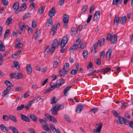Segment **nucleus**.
<instances>
[{
	"label": "nucleus",
	"instance_id": "nucleus-1",
	"mask_svg": "<svg viewBox=\"0 0 133 133\" xmlns=\"http://www.w3.org/2000/svg\"><path fill=\"white\" fill-rule=\"evenodd\" d=\"M68 38L67 36H64L61 40H59V44L61 46V52L62 53L64 52L66 48H64L66 44L68 42Z\"/></svg>",
	"mask_w": 133,
	"mask_h": 133
},
{
	"label": "nucleus",
	"instance_id": "nucleus-2",
	"mask_svg": "<svg viewBox=\"0 0 133 133\" xmlns=\"http://www.w3.org/2000/svg\"><path fill=\"white\" fill-rule=\"evenodd\" d=\"M104 41L105 39L104 38H103L101 40H99L97 43H96L93 45L92 48V51L93 52H95L97 46L100 47L102 46H103L104 43Z\"/></svg>",
	"mask_w": 133,
	"mask_h": 133
},
{
	"label": "nucleus",
	"instance_id": "nucleus-3",
	"mask_svg": "<svg viewBox=\"0 0 133 133\" xmlns=\"http://www.w3.org/2000/svg\"><path fill=\"white\" fill-rule=\"evenodd\" d=\"M19 6V3L18 2H16L14 4L13 6V9L15 12V13L17 14L20 12H21V10L18 11Z\"/></svg>",
	"mask_w": 133,
	"mask_h": 133
},
{
	"label": "nucleus",
	"instance_id": "nucleus-4",
	"mask_svg": "<svg viewBox=\"0 0 133 133\" xmlns=\"http://www.w3.org/2000/svg\"><path fill=\"white\" fill-rule=\"evenodd\" d=\"M45 116L50 121L54 123H55L57 122L56 119L55 118L51 116L49 114H46L45 115Z\"/></svg>",
	"mask_w": 133,
	"mask_h": 133
},
{
	"label": "nucleus",
	"instance_id": "nucleus-5",
	"mask_svg": "<svg viewBox=\"0 0 133 133\" xmlns=\"http://www.w3.org/2000/svg\"><path fill=\"white\" fill-rule=\"evenodd\" d=\"M45 116L50 121L54 123H55L57 122L56 119L55 118L51 116L49 114H46L45 115Z\"/></svg>",
	"mask_w": 133,
	"mask_h": 133
},
{
	"label": "nucleus",
	"instance_id": "nucleus-6",
	"mask_svg": "<svg viewBox=\"0 0 133 133\" xmlns=\"http://www.w3.org/2000/svg\"><path fill=\"white\" fill-rule=\"evenodd\" d=\"M96 126H98V127L95 130H94V133H99L101 131L102 127V123L97 124H96Z\"/></svg>",
	"mask_w": 133,
	"mask_h": 133
},
{
	"label": "nucleus",
	"instance_id": "nucleus-7",
	"mask_svg": "<svg viewBox=\"0 0 133 133\" xmlns=\"http://www.w3.org/2000/svg\"><path fill=\"white\" fill-rule=\"evenodd\" d=\"M68 73V71L64 68L60 70L58 72V75L61 77L64 76Z\"/></svg>",
	"mask_w": 133,
	"mask_h": 133
},
{
	"label": "nucleus",
	"instance_id": "nucleus-8",
	"mask_svg": "<svg viewBox=\"0 0 133 133\" xmlns=\"http://www.w3.org/2000/svg\"><path fill=\"white\" fill-rule=\"evenodd\" d=\"M60 25V24L59 23L57 25H53L50 31V33H52V35H54L57 30V26H59Z\"/></svg>",
	"mask_w": 133,
	"mask_h": 133
},
{
	"label": "nucleus",
	"instance_id": "nucleus-9",
	"mask_svg": "<svg viewBox=\"0 0 133 133\" xmlns=\"http://www.w3.org/2000/svg\"><path fill=\"white\" fill-rule=\"evenodd\" d=\"M16 44L15 48H18V49H21L23 46V44L20 42V40L18 39L16 41Z\"/></svg>",
	"mask_w": 133,
	"mask_h": 133
},
{
	"label": "nucleus",
	"instance_id": "nucleus-10",
	"mask_svg": "<svg viewBox=\"0 0 133 133\" xmlns=\"http://www.w3.org/2000/svg\"><path fill=\"white\" fill-rule=\"evenodd\" d=\"M56 10L54 7L52 8L51 10L49 12L48 14L50 18H52L56 13Z\"/></svg>",
	"mask_w": 133,
	"mask_h": 133
},
{
	"label": "nucleus",
	"instance_id": "nucleus-11",
	"mask_svg": "<svg viewBox=\"0 0 133 133\" xmlns=\"http://www.w3.org/2000/svg\"><path fill=\"white\" fill-rule=\"evenodd\" d=\"M84 108V106L82 104L78 105L76 107V111L77 112L80 113Z\"/></svg>",
	"mask_w": 133,
	"mask_h": 133
},
{
	"label": "nucleus",
	"instance_id": "nucleus-12",
	"mask_svg": "<svg viewBox=\"0 0 133 133\" xmlns=\"http://www.w3.org/2000/svg\"><path fill=\"white\" fill-rule=\"evenodd\" d=\"M21 119L27 122H30V119L27 116L23 114H21Z\"/></svg>",
	"mask_w": 133,
	"mask_h": 133
},
{
	"label": "nucleus",
	"instance_id": "nucleus-13",
	"mask_svg": "<svg viewBox=\"0 0 133 133\" xmlns=\"http://www.w3.org/2000/svg\"><path fill=\"white\" fill-rule=\"evenodd\" d=\"M69 16L68 15L65 14L63 16V21L65 24L67 23L69 20Z\"/></svg>",
	"mask_w": 133,
	"mask_h": 133
},
{
	"label": "nucleus",
	"instance_id": "nucleus-14",
	"mask_svg": "<svg viewBox=\"0 0 133 133\" xmlns=\"http://www.w3.org/2000/svg\"><path fill=\"white\" fill-rule=\"evenodd\" d=\"M12 87H8L3 92L2 94L4 96H5L8 94L7 92L11 89Z\"/></svg>",
	"mask_w": 133,
	"mask_h": 133
},
{
	"label": "nucleus",
	"instance_id": "nucleus-15",
	"mask_svg": "<svg viewBox=\"0 0 133 133\" xmlns=\"http://www.w3.org/2000/svg\"><path fill=\"white\" fill-rule=\"evenodd\" d=\"M27 71L29 74H31L32 73V68L30 65H27L26 67Z\"/></svg>",
	"mask_w": 133,
	"mask_h": 133
},
{
	"label": "nucleus",
	"instance_id": "nucleus-16",
	"mask_svg": "<svg viewBox=\"0 0 133 133\" xmlns=\"http://www.w3.org/2000/svg\"><path fill=\"white\" fill-rule=\"evenodd\" d=\"M52 24V18H50L46 22L45 26H48L50 25L51 26Z\"/></svg>",
	"mask_w": 133,
	"mask_h": 133
},
{
	"label": "nucleus",
	"instance_id": "nucleus-17",
	"mask_svg": "<svg viewBox=\"0 0 133 133\" xmlns=\"http://www.w3.org/2000/svg\"><path fill=\"white\" fill-rule=\"evenodd\" d=\"M120 17L118 16H116L114 21V24L116 25H117L119 22Z\"/></svg>",
	"mask_w": 133,
	"mask_h": 133
},
{
	"label": "nucleus",
	"instance_id": "nucleus-18",
	"mask_svg": "<svg viewBox=\"0 0 133 133\" xmlns=\"http://www.w3.org/2000/svg\"><path fill=\"white\" fill-rule=\"evenodd\" d=\"M71 35L72 36H74L76 33H78L77 30L75 28L73 27L72 28L71 30Z\"/></svg>",
	"mask_w": 133,
	"mask_h": 133
},
{
	"label": "nucleus",
	"instance_id": "nucleus-19",
	"mask_svg": "<svg viewBox=\"0 0 133 133\" xmlns=\"http://www.w3.org/2000/svg\"><path fill=\"white\" fill-rule=\"evenodd\" d=\"M22 52L21 49L18 51L15 54H13L12 55V57L13 58H16Z\"/></svg>",
	"mask_w": 133,
	"mask_h": 133
},
{
	"label": "nucleus",
	"instance_id": "nucleus-20",
	"mask_svg": "<svg viewBox=\"0 0 133 133\" xmlns=\"http://www.w3.org/2000/svg\"><path fill=\"white\" fill-rule=\"evenodd\" d=\"M112 53V50L111 48H109L107 51L106 54V57L109 58Z\"/></svg>",
	"mask_w": 133,
	"mask_h": 133
},
{
	"label": "nucleus",
	"instance_id": "nucleus-21",
	"mask_svg": "<svg viewBox=\"0 0 133 133\" xmlns=\"http://www.w3.org/2000/svg\"><path fill=\"white\" fill-rule=\"evenodd\" d=\"M9 128L12 131L13 133H19L17 129L14 127L10 126Z\"/></svg>",
	"mask_w": 133,
	"mask_h": 133
},
{
	"label": "nucleus",
	"instance_id": "nucleus-22",
	"mask_svg": "<svg viewBox=\"0 0 133 133\" xmlns=\"http://www.w3.org/2000/svg\"><path fill=\"white\" fill-rule=\"evenodd\" d=\"M0 127L1 129L4 132H7L8 131L7 130L8 128L3 124H2L1 125Z\"/></svg>",
	"mask_w": 133,
	"mask_h": 133
},
{
	"label": "nucleus",
	"instance_id": "nucleus-23",
	"mask_svg": "<svg viewBox=\"0 0 133 133\" xmlns=\"http://www.w3.org/2000/svg\"><path fill=\"white\" fill-rule=\"evenodd\" d=\"M127 19V18L125 16H124L123 17H122L120 20V22L123 25L124 24V23H125Z\"/></svg>",
	"mask_w": 133,
	"mask_h": 133
},
{
	"label": "nucleus",
	"instance_id": "nucleus-24",
	"mask_svg": "<svg viewBox=\"0 0 133 133\" xmlns=\"http://www.w3.org/2000/svg\"><path fill=\"white\" fill-rule=\"evenodd\" d=\"M9 119L12 121L15 122H17V119L15 116L12 115H10L9 116Z\"/></svg>",
	"mask_w": 133,
	"mask_h": 133
},
{
	"label": "nucleus",
	"instance_id": "nucleus-25",
	"mask_svg": "<svg viewBox=\"0 0 133 133\" xmlns=\"http://www.w3.org/2000/svg\"><path fill=\"white\" fill-rule=\"evenodd\" d=\"M26 3H24L22 4L20 7L19 10H21V11H22L26 9Z\"/></svg>",
	"mask_w": 133,
	"mask_h": 133
},
{
	"label": "nucleus",
	"instance_id": "nucleus-26",
	"mask_svg": "<svg viewBox=\"0 0 133 133\" xmlns=\"http://www.w3.org/2000/svg\"><path fill=\"white\" fill-rule=\"evenodd\" d=\"M14 64L15 67L18 70L20 69V65L19 63L17 61H15L14 62Z\"/></svg>",
	"mask_w": 133,
	"mask_h": 133
},
{
	"label": "nucleus",
	"instance_id": "nucleus-27",
	"mask_svg": "<svg viewBox=\"0 0 133 133\" xmlns=\"http://www.w3.org/2000/svg\"><path fill=\"white\" fill-rule=\"evenodd\" d=\"M5 48L2 41L0 40V50L1 51H3L5 49Z\"/></svg>",
	"mask_w": 133,
	"mask_h": 133
},
{
	"label": "nucleus",
	"instance_id": "nucleus-28",
	"mask_svg": "<svg viewBox=\"0 0 133 133\" xmlns=\"http://www.w3.org/2000/svg\"><path fill=\"white\" fill-rule=\"evenodd\" d=\"M72 85L69 86L67 87L64 90V94L65 96H66V93L69 91L71 88Z\"/></svg>",
	"mask_w": 133,
	"mask_h": 133
},
{
	"label": "nucleus",
	"instance_id": "nucleus-29",
	"mask_svg": "<svg viewBox=\"0 0 133 133\" xmlns=\"http://www.w3.org/2000/svg\"><path fill=\"white\" fill-rule=\"evenodd\" d=\"M30 117L33 121L36 122L37 121V118L36 116L34 114L30 115Z\"/></svg>",
	"mask_w": 133,
	"mask_h": 133
},
{
	"label": "nucleus",
	"instance_id": "nucleus-30",
	"mask_svg": "<svg viewBox=\"0 0 133 133\" xmlns=\"http://www.w3.org/2000/svg\"><path fill=\"white\" fill-rule=\"evenodd\" d=\"M58 44V41L57 39H54L53 41V43L51 45V46L53 48H56V46Z\"/></svg>",
	"mask_w": 133,
	"mask_h": 133
},
{
	"label": "nucleus",
	"instance_id": "nucleus-31",
	"mask_svg": "<svg viewBox=\"0 0 133 133\" xmlns=\"http://www.w3.org/2000/svg\"><path fill=\"white\" fill-rule=\"evenodd\" d=\"M38 121L43 126L45 125H47V123L46 119L45 120H44L42 119H39Z\"/></svg>",
	"mask_w": 133,
	"mask_h": 133
},
{
	"label": "nucleus",
	"instance_id": "nucleus-32",
	"mask_svg": "<svg viewBox=\"0 0 133 133\" xmlns=\"http://www.w3.org/2000/svg\"><path fill=\"white\" fill-rule=\"evenodd\" d=\"M42 128L45 130L46 131L48 132L49 133L51 132V131L48 127V126L46 125H45L43 126Z\"/></svg>",
	"mask_w": 133,
	"mask_h": 133
},
{
	"label": "nucleus",
	"instance_id": "nucleus-33",
	"mask_svg": "<svg viewBox=\"0 0 133 133\" xmlns=\"http://www.w3.org/2000/svg\"><path fill=\"white\" fill-rule=\"evenodd\" d=\"M5 83L8 87H13L12 84L9 81H5Z\"/></svg>",
	"mask_w": 133,
	"mask_h": 133
},
{
	"label": "nucleus",
	"instance_id": "nucleus-34",
	"mask_svg": "<svg viewBox=\"0 0 133 133\" xmlns=\"http://www.w3.org/2000/svg\"><path fill=\"white\" fill-rule=\"evenodd\" d=\"M50 127L54 132H56V133H57V131H59V129H56L53 125L51 124L50 125Z\"/></svg>",
	"mask_w": 133,
	"mask_h": 133
},
{
	"label": "nucleus",
	"instance_id": "nucleus-35",
	"mask_svg": "<svg viewBox=\"0 0 133 133\" xmlns=\"http://www.w3.org/2000/svg\"><path fill=\"white\" fill-rule=\"evenodd\" d=\"M57 109V106H55L52 109V113L55 115H56L57 114V112L56 110Z\"/></svg>",
	"mask_w": 133,
	"mask_h": 133
},
{
	"label": "nucleus",
	"instance_id": "nucleus-36",
	"mask_svg": "<svg viewBox=\"0 0 133 133\" xmlns=\"http://www.w3.org/2000/svg\"><path fill=\"white\" fill-rule=\"evenodd\" d=\"M19 27L22 30H23L24 27V24L22 22H21L19 23Z\"/></svg>",
	"mask_w": 133,
	"mask_h": 133
},
{
	"label": "nucleus",
	"instance_id": "nucleus-37",
	"mask_svg": "<svg viewBox=\"0 0 133 133\" xmlns=\"http://www.w3.org/2000/svg\"><path fill=\"white\" fill-rule=\"evenodd\" d=\"M69 68V65L68 63H65L64 65L63 68L65 69L66 70L68 71Z\"/></svg>",
	"mask_w": 133,
	"mask_h": 133
},
{
	"label": "nucleus",
	"instance_id": "nucleus-38",
	"mask_svg": "<svg viewBox=\"0 0 133 133\" xmlns=\"http://www.w3.org/2000/svg\"><path fill=\"white\" fill-rule=\"evenodd\" d=\"M45 7H43L38 9V12L40 14H42L44 12Z\"/></svg>",
	"mask_w": 133,
	"mask_h": 133
},
{
	"label": "nucleus",
	"instance_id": "nucleus-39",
	"mask_svg": "<svg viewBox=\"0 0 133 133\" xmlns=\"http://www.w3.org/2000/svg\"><path fill=\"white\" fill-rule=\"evenodd\" d=\"M122 2V0H113L112 4L114 5L119 2L118 4H121Z\"/></svg>",
	"mask_w": 133,
	"mask_h": 133
},
{
	"label": "nucleus",
	"instance_id": "nucleus-40",
	"mask_svg": "<svg viewBox=\"0 0 133 133\" xmlns=\"http://www.w3.org/2000/svg\"><path fill=\"white\" fill-rule=\"evenodd\" d=\"M118 118V121L117 122V124H122V122H121V121H123V118H124L122 117V116H120Z\"/></svg>",
	"mask_w": 133,
	"mask_h": 133
},
{
	"label": "nucleus",
	"instance_id": "nucleus-41",
	"mask_svg": "<svg viewBox=\"0 0 133 133\" xmlns=\"http://www.w3.org/2000/svg\"><path fill=\"white\" fill-rule=\"evenodd\" d=\"M9 33V29L7 30L5 32L4 34V38L6 39L8 36Z\"/></svg>",
	"mask_w": 133,
	"mask_h": 133
},
{
	"label": "nucleus",
	"instance_id": "nucleus-42",
	"mask_svg": "<svg viewBox=\"0 0 133 133\" xmlns=\"http://www.w3.org/2000/svg\"><path fill=\"white\" fill-rule=\"evenodd\" d=\"M123 121L124 122V124L127 125H129V122L128 120L125 118H123Z\"/></svg>",
	"mask_w": 133,
	"mask_h": 133
},
{
	"label": "nucleus",
	"instance_id": "nucleus-43",
	"mask_svg": "<svg viewBox=\"0 0 133 133\" xmlns=\"http://www.w3.org/2000/svg\"><path fill=\"white\" fill-rule=\"evenodd\" d=\"M76 46H77L75 44H74L69 49V51H71L74 50L75 49Z\"/></svg>",
	"mask_w": 133,
	"mask_h": 133
},
{
	"label": "nucleus",
	"instance_id": "nucleus-44",
	"mask_svg": "<svg viewBox=\"0 0 133 133\" xmlns=\"http://www.w3.org/2000/svg\"><path fill=\"white\" fill-rule=\"evenodd\" d=\"M12 20V18L10 17H9L7 19L6 21V23H7V25H8L11 24V22Z\"/></svg>",
	"mask_w": 133,
	"mask_h": 133
},
{
	"label": "nucleus",
	"instance_id": "nucleus-45",
	"mask_svg": "<svg viewBox=\"0 0 133 133\" xmlns=\"http://www.w3.org/2000/svg\"><path fill=\"white\" fill-rule=\"evenodd\" d=\"M56 48H53L52 46H51V48L50 49H49L48 51H47V52H49L51 54L54 51Z\"/></svg>",
	"mask_w": 133,
	"mask_h": 133
},
{
	"label": "nucleus",
	"instance_id": "nucleus-46",
	"mask_svg": "<svg viewBox=\"0 0 133 133\" xmlns=\"http://www.w3.org/2000/svg\"><path fill=\"white\" fill-rule=\"evenodd\" d=\"M25 107V105L24 104L21 105L20 106L18 107L17 109V111H19L22 110Z\"/></svg>",
	"mask_w": 133,
	"mask_h": 133
},
{
	"label": "nucleus",
	"instance_id": "nucleus-47",
	"mask_svg": "<svg viewBox=\"0 0 133 133\" xmlns=\"http://www.w3.org/2000/svg\"><path fill=\"white\" fill-rule=\"evenodd\" d=\"M30 14L29 12L25 13L23 17V19H24L28 18L30 16Z\"/></svg>",
	"mask_w": 133,
	"mask_h": 133
},
{
	"label": "nucleus",
	"instance_id": "nucleus-48",
	"mask_svg": "<svg viewBox=\"0 0 133 133\" xmlns=\"http://www.w3.org/2000/svg\"><path fill=\"white\" fill-rule=\"evenodd\" d=\"M64 80L63 78L60 79L58 80V82L60 84V85H62L64 83Z\"/></svg>",
	"mask_w": 133,
	"mask_h": 133
},
{
	"label": "nucleus",
	"instance_id": "nucleus-49",
	"mask_svg": "<svg viewBox=\"0 0 133 133\" xmlns=\"http://www.w3.org/2000/svg\"><path fill=\"white\" fill-rule=\"evenodd\" d=\"M111 70V68L107 67L105 68L104 70V72L105 74L110 71Z\"/></svg>",
	"mask_w": 133,
	"mask_h": 133
},
{
	"label": "nucleus",
	"instance_id": "nucleus-50",
	"mask_svg": "<svg viewBox=\"0 0 133 133\" xmlns=\"http://www.w3.org/2000/svg\"><path fill=\"white\" fill-rule=\"evenodd\" d=\"M98 109L97 108H94L90 110V111H91L92 112H93L94 114H95L98 111Z\"/></svg>",
	"mask_w": 133,
	"mask_h": 133
},
{
	"label": "nucleus",
	"instance_id": "nucleus-51",
	"mask_svg": "<svg viewBox=\"0 0 133 133\" xmlns=\"http://www.w3.org/2000/svg\"><path fill=\"white\" fill-rule=\"evenodd\" d=\"M88 54V52L87 51L84 50L83 53V56L84 58H85L86 56H87Z\"/></svg>",
	"mask_w": 133,
	"mask_h": 133
},
{
	"label": "nucleus",
	"instance_id": "nucleus-52",
	"mask_svg": "<svg viewBox=\"0 0 133 133\" xmlns=\"http://www.w3.org/2000/svg\"><path fill=\"white\" fill-rule=\"evenodd\" d=\"M10 78H17V74L15 73L14 74H11L10 75Z\"/></svg>",
	"mask_w": 133,
	"mask_h": 133
},
{
	"label": "nucleus",
	"instance_id": "nucleus-53",
	"mask_svg": "<svg viewBox=\"0 0 133 133\" xmlns=\"http://www.w3.org/2000/svg\"><path fill=\"white\" fill-rule=\"evenodd\" d=\"M3 118L5 121H8L9 119V116L6 115H4L3 116Z\"/></svg>",
	"mask_w": 133,
	"mask_h": 133
},
{
	"label": "nucleus",
	"instance_id": "nucleus-54",
	"mask_svg": "<svg viewBox=\"0 0 133 133\" xmlns=\"http://www.w3.org/2000/svg\"><path fill=\"white\" fill-rule=\"evenodd\" d=\"M58 65V62L57 61H55L54 62L53 66L55 68H57Z\"/></svg>",
	"mask_w": 133,
	"mask_h": 133
},
{
	"label": "nucleus",
	"instance_id": "nucleus-55",
	"mask_svg": "<svg viewBox=\"0 0 133 133\" xmlns=\"http://www.w3.org/2000/svg\"><path fill=\"white\" fill-rule=\"evenodd\" d=\"M23 77V74L21 73H18L17 74V78L18 79H21Z\"/></svg>",
	"mask_w": 133,
	"mask_h": 133
},
{
	"label": "nucleus",
	"instance_id": "nucleus-56",
	"mask_svg": "<svg viewBox=\"0 0 133 133\" xmlns=\"http://www.w3.org/2000/svg\"><path fill=\"white\" fill-rule=\"evenodd\" d=\"M99 18L100 17L99 16L94 15V20L97 22L99 20Z\"/></svg>",
	"mask_w": 133,
	"mask_h": 133
},
{
	"label": "nucleus",
	"instance_id": "nucleus-57",
	"mask_svg": "<svg viewBox=\"0 0 133 133\" xmlns=\"http://www.w3.org/2000/svg\"><path fill=\"white\" fill-rule=\"evenodd\" d=\"M81 40L80 38H79L76 41V43L75 44L77 46L79 45L80 43Z\"/></svg>",
	"mask_w": 133,
	"mask_h": 133
},
{
	"label": "nucleus",
	"instance_id": "nucleus-58",
	"mask_svg": "<svg viewBox=\"0 0 133 133\" xmlns=\"http://www.w3.org/2000/svg\"><path fill=\"white\" fill-rule=\"evenodd\" d=\"M112 40H114L117 41V36L116 34L113 35L111 37V39Z\"/></svg>",
	"mask_w": 133,
	"mask_h": 133
},
{
	"label": "nucleus",
	"instance_id": "nucleus-59",
	"mask_svg": "<svg viewBox=\"0 0 133 133\" xmlns=\"http://www.w3.org/2000/svg\"><path fill=\"white\" fill-rule=\"evenodd\" d=\"M92 67L93 68L92 63L91 62H90L88 64L87 66V69H89L90 68H91Z\"/></svg>",
	"mask_w": 133,
	"mask_h": 133
},
{
	"label": "nucleus",
	"instance_id": "nucleus-60",
	"mask_svg": "<svg viewBox=\"0 0 133 133\" xmlns=\"http://www.w3.org/2000/svg\"><path fill=\"white\" fill-rule=\"evenodd\" d=\"M88 8V6L87 5H85L83 8L82 9V12H85L87 10Z\"/></svg>",
	"mask_w": 133,
	"mask_h": 133
},
{
	"label": "nucleus",
	"instance_id": "nucleus-61",
	"mask_svg": "<svg viewBox=\"0 0 133 133\" xmlns=\"http://www.w3.org/2000/svg\"><path fill=\"white\" fill-rule=\"evenodd\" d=\"M96 63L98 65H99L101 63V61L100 59H97L95 60Z\"/></svg>",
	"mask_w": 133,
	"mask_h": 133
},
{
	"label": "nucleus",
	"instance_id": "nucleus-62",
	"mask_svg": "<svg viewBox=\"0 0 133 133\" xmlns=\"http://www.w3.org/2000/svg\"><path fill=\"white\" fill-rule=\"evenodd\" d=\"M113 114H114V115L117 118H118L120 117L116 111H113Z\"/></svg>",
	"mask_w": 133,
	"mask_h": 133
},
{
	"label": "nucleus",
	"instance_id": "nucleus-63",
	"mask_svg": "<svg viewBox=\"0 0 133 133\" xmlns=\"http://www.w3.org/2000/svg\"><path fill=\"white\" fill-rule=\"evenodd\" d=\"M65 119L68 122H70L71 121L68 116L66 115L64 116Z\"/></svg>",
	"mask_w": 133,
	"mask_h": 133
},
{
	"label": "nucleus",
	"instance_id": "nucleus-64",
	"mask_svg": "<svg viewBox=\"0 0 133 133\" xmlns=\"http://www.w3.org/2000/svg\"><path fill=\"white\" fill-rule=\"evenodd\" d=\"M30 7L31 8V10H34L35 7V3L34 2L31 3L30 5Z\"/></svg>",
	"mask_w": 133,
	"mask_h": 133
}]
</instances>
